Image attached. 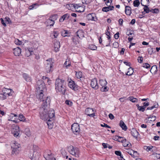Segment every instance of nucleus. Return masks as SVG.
Listing matches in <instances>:
<instances>
[{
  "instance_id": "4d7b16f0",
  "label": "nucleus",
  "mask_w": 160,
  "mask_h": 160,
  "mask_svg": "<svg viewBox=\"0 0 160 160\" xmlns=\"http://www.w3.org/2000/svg\"><path fill=\"white\" fill-rule=\"evenodd\" d=\"M152 148L153 147L152 146H150V147L145 146V147L144 149H146L147 151H150Z\"/></svg>"
},
{
  "instance_id": "423d86ee",
  "label": "nucleus",
  "mask_w": 160,
  "mask_h": 160,
  "mask_svg": "<svg viewBox=\"0 0 160 160\" xmlns=\"http://www.w3.org/2000/svg\"><path fill=\"white\" fill-rule=\"evenodd\" d=\"M71 129L74 134H78L80 131L79 125L77 123H73L72 125Z\"/></svg>"
},
{
  "instance_id": "de8ad7c7",
  "label": "nucleus",
  "mask_w": 160,
  "mask_h": 160,
  "mask_svg": "<svg viewBox=\"0 0 160 160\" xmlns=\"http://www.w3.org/2000/svg\"><path fill=\"white\" fill-rule=\"evenodd\" d=\"M64 65L67 67V68H68V67H70L71 66L70 62L68 60V61H66L64 64Z\"/></svg>"
},
{
  "instance_id": "13d9d810",
  "label": "nucleus",
  "mask_w": 160,
  "mask_h": 160,
  "mask_svg": "<svg viewBox=\"0 0 160 160\" xmlns=\"http://www.w3.org/2000/svg\"><path fill=\"white\" fill-rule=\"evenodd\" d=\"M106 35L107 36V38L108 39H110L111 38L110 32L107 30V31L106 32Z\"/></svg>"
},
{
  "instance_id": "39448f33",
  "label": "nucleus",
  "mask_w": 160,
  "mask_h": 160,
  "mask_svg": "<svg viewBox=\"0 0 160 160\" xmlns=\"http://www.w3.org/2000/svg\"><path fill=\"white\" fill-rule=\"evenodd\" d=\"M52 59H49L48 60H47V64L45 67L46 72L47 73H50L52 72L53 70V62H52Z\"/></svg>"
},
{
  "instance_id": "6e6552de",
  "label": "nucleus",
  "mask_w": 160,
  "mask_h": 160,
  "mask_svg": "<svg viewBox=\"0 0 160 160\" xmlns=\"http://www.w3.org/2000/svg\"><path fill=\"white\" fill-rule=\"evenodd\" d=\"M68 85L70 88L74 91L78 89L79 87L71 79L70 81H69Z\"/></svg>"
},
{
  "instance_id": "6e6d98bb",
  "label": "nucleus",
  "mask_w": 160,
  "mask_h": 160,
  "mask_svg": "<svg viewBox=\"0 0 160 160\" xmlns=\"http://www.w3.org/2000/svg\"><path fill=\"white\" fill-rule=\"evenodd\" d=\"M112 0H107L106 2V4L107 6H109L112 3Z\"/></svg>"
},
{
  "instance_id": "338daca9",
  "label": "nucleus",
  "mask_w": 160,
  "mask_h": 160,
  "mask_svg": "<svg viewBox=\"0 0 160 160\" xmlns=\"http://www.w3.org/2000/svg\"><path fill=\"white\" fill-rule=\"evenodd\" d=\"M38 148V147L36 145L33 146V150L34 153H35V152L36 153H37L36 152V150Z\"/></svg>"
},
{
  "instance_id": "58836bf2",
  "label": "nucleus",
  "mask_w": 160,
  "mask_h": 160,
  "mask_svg": "<svg viewBox=\"0 0 160 160\" xmlns=\"http://www.w3.org/2000/svg\"><path fill=\"white\" fill-rule=\"evenodd\" d=\"M24 132L25 134L27 135V136H28V137H29V136H30L31 135V133L30 131L29 130V129L26 128Z\"/></svg>"
},
{
  "instance_id": "a878e982",
  "label": "nucleus",
  "mask_w": 160,
  "mask_h": 160,
  "mask_svg": "<svg viewBox=\"0 0 160 160\" xmlns=\"http://www.w3.org/2000/svg\"><path fill=\"white\" fill-rule=\"evenodd\" d=\"M23 77L25 80L27 82H30L31 81V78L26 73H24L23 74Z\"/></svg>"
},
{
  "instance_id": "c9c22d12",
  "label": "nucleus",
  "mask_w": 160,
  "mask_h": 160,
  "mask_svg": "<svg viewBox=\"0 0 160 160\" xmlns=\"http://www.w3.org/2000/svg\"><path fill=\"white\" fill-rule=\"evenodd\" d=\"M69 6H70L71 7H73L75 9H78V8L81 7L79 4H70Z\"/></svg>"
},
{
  "instance_id": "bb28decb",
  "label": "nucleus",
  "mask_w": 160,
  "mask_h": 160,
  "mask_svg": "<svg viewBox=\"0 0 160 160\" xmlns=\"http://www.w3.org/2000/svg\"><path fill=\"white\" fill-rule=\"evenodd\" d=\"M12 154L16 155L19 153L21 149L18 148H12Z\"/></svg>"
},
{
  "instance_id": "393cba45",
  "label": "nucleus",
  "mask_w": 160,
  "mask_h": 160,
  "mask_svg": "<svg viewBox=\"0 0 160 160\" xmlns=\"http://www.w3.org/2000/svg\"><path fill=\"white\" fill-rule=\"evenodd\" d=\"M32 52V51L31 48H28L26 50V55L27 57L31 55Z\"/></svg>"
},
{
  "instance_id": "dca6fc26",
  "label": "nucleus",
  "mask_w": 160,
  "mask_h": 160,
  "mask_svg": "<svg viewBox=\"0 0 160 160\" xmlns=\"http://www.w3.org/2000/svg\"><path fill=\"white\" fill-rule=\"evenodd\" d=\"M70 15L68 13H66L62 16L59 19V22H63L64 20H68L70 17Z\"/></svg>"
},
{
  "instance_id": "f8f14e48",
  "label": "nucleus",
  "mask_w": 160,
  "mask_h": 160,
  "mask_svg": "<svg viewBox=\"0 0 160 160\" xmlns=\"http://www.w3.org/2000/svg\"><path fill=\"white\" fill-rule=\"evenodd\" d=\"M85 113L87 115L90 117H93L95 116V114L92 109L90 108H86L85 110Z\"/></svg>"
},
{
  "instance_id": "cd10ccee",
  "label": "nucleus",
  "mask_w": 160,
  "mask_h": 160,
  "mask_svg": "<svg viewBox=\"0 0 160 160\" xmlns=\"http://www.w3.org/2000/svg\"><path fill=\"white\" fill-rule=\"evenodd\" d=\"M107 82L106 80H99V84L102 87L106 86L107 84Z\"/></svg>"
},
{
  "instance_id": "1a4fd4ad",
  "label": "nucleus",
  "mask_w": 160,
  "mask_h": 160,
  "mask_svg": "<svg viewBox=\"0 0 160 160\" xmlns=\"http://www.w3.org/2000/svg\"><path fill=\"white\" fill-rule=\"evenodd\" d=\"M37 85L38 89L41 91H43V90L45 89V85L42 80H40L38 81Z\"/></svg>"
},
{
  "instance_id": "864d4df0",
  "label": "nucleus",
  "mask_w": 160,
  "mask_h": 160,
  "mask_svg": "<svg viewBox=\"0 0 160 160\" xmlns=\"http://www.w3.org/2000/svg\"><path fill=\"white\" fill-rule=\"evenodd\" d=\"M101 127H106L109 128H111V127L110 126L105 123H103V124H101Z\"/></svg>"
},
{
  "instance_id": "0e129e2a",
  "label": "nucleus",
  "mask_w": 160,
  "mask_h": 160,
  "mask_svg": "<svg viewBox=\"0 0 160 160\" xmlns=\"http://www.w3.org/2000/svg\"><path fill=\"white\" fill-rule=\"evenodd\" d=\"M126 97H123L120 98L119 100L121 102H123L126 100Z\"/></svg>"
},
{
  "instance_id": "8fccbe9b",
  "label": "nucleus",
  "mask_w": 160,
  "mask_h": 160,
  "mask_svg": "<svg viewBox=\"0 0 160 160\" xmlns=\"http://www.w3.org/2000/svg\"><path fill=\"white\" fill-rule=\"evenodd\" d=\"M158 105L157 104L154 105L153 106H152L151 107H149L147 108V110H152L154 108H157L158 107Z\"/></svg>"
},
{
  "instance_id": "20e7f679",
  "label": "nucleus",
  "mask_w": 160,
  "mask_h": 160,
  "mask_svg": "<svg viewBox=\"0 0 160 160\" xmlns=\"http://www.w3.org/2000/svg\"><path fill=\"white\" fill-rule=\"evenodd\" d=\"M37 97L41 101L43 102L42 106L45 104L46 105H49L50 103L51 100L49 97H44L43 93L41 92L37 95Z\"/></svg>"
},
{
  "instance_id": "69168bd1",
  "label": "nucleus",
  "mask_w": 160,
  "mask_h": 160,
  "mask_svg": "<svg viewBox=\"0 0 160 160\" xmlns=\"http://www.w3.org/2000/svg\"><path fill=\"white\" fill-rule=\"evenodd\" d=\"M115 154L118 156H121L122 155L121 152L120 151H115Z\"/></svg>"
},
{
  "instance_id": "473e14b6",
  "label": "nucleus",
  "mask_w": 160,
  "mask_h": 160,
  "mask_svg": "<svg viewBox=\"0 0 160 160\" xmlns=\"http://www.w3.org/2000/svg\"><path fill=\"white\" fill-rule=\"evenodd\" d=\"M136 106L138 108V109L139 110V111L142 112L144 111L145 108H144V106H140L138 104H137Z\"/></svg>"
},
{
  "instance_id": "e2e57ef3",
  "label": "nucleus",
  "mask_w": 160,
  "mask_h": 160,
  "mask_svg": "<svg viewBox=\"0 0 160 160\" xmlns=\"http://www.w3.org/2000/svg\"><path fill=\"white\" fill-rule=\"evenodd\" d=\"M153 49L152 48H148V53L150 55H151L153 53Z\"/></svg>"
},
{
  "instance_id": "052dcab7",
  "label": "nucleus",
  "mask_w": 160,
  "mask_h": 160,
  "mask_svg": "<svg viewBox=\"0 0 160 160\" xmlns=\"http://www.w3.org/2000/svg\"><path fill=\"white\" fill-rule=\"evenodd\" d=\"M138 60L139 62L140 63H142L143 61L142 57H138Z\"/></svg>"
},
{
  "instance_id": "2eb2a0df",
  "label": "nucleus",
  "mask_w": 160,
  "mask_h": 160,
  "mask_svg": "<svg viewBox=\"0 0 160 160\" xmlns=\"http://www.w3.org/2000/svg\"><path fill=\"white\" fill-rule=\"evenodd\" d=\"M77 36L80 39H82L84 37V32L82 30H79L76 32Z\"/></svg>"
},
{
  "instance_id": "f3484780",
  "label": "nucleus",
  "mask_w": 160,
  "mask_h": 160,
  "mask_svg": "<svg viewBox=\"0 0 160 160\" xmlns=\"http://www.w3.org/2000/svg\"><path fill=\"white\" fill-rule=\"evenodd\" d=\"M13 53L16 56H19L21 53V49L18 47L13 49Z\"/></svg>"
},
{
  "instance_id": "f257e3e1",
  "label": "nucleus",
  "mask_w": 160,
  "mask_h": 160,
  "mask_svg": "<svg viewBox=\"0 0 160 160\" xmlns=\"http://www.w3.org/2000/svg\"><path fill=\"white\" fill-rule=\"evenodd\" d=\"M49 105L43 104L40 108L39 114L40 118L44 120L47 121V124L49 129L52 127L53 121L55 116V111L53 109L49 110L48 113L47 112Z\"/></svg>"
},
{
  "instance_id": "5fc2aeb1",
  "label": "nucleus",
  "mask_w": 160,
  "mask_h": 160,
  "mask_svg": "<svg viewBox=\"0 0 160 160\" xmlns=\"http://www.w3.org/2000/svg\"><path fill=\"white\" fill-rule=\"evenodd\" d=\"M65 103L68 105L71 106L72 105V102L69 100H66L65 101Z\"/></svg>"
},
{
  "instance_id": "4468645a",
  "label": "nucleus",
  "mask_w": 160,
  "mask_h": 160,
  "mask_svg": "<svg viewBox=\"0 0 160 160\" xmlns=\"http://www.w3.org/2000/svg\"><path fill=\"white\" fill-rule=\"evenodd\" d=\"M87 17L88 20H91L96 21V19L97 20L96 18L95 19V17H96V16L95 14L94 13L88 14L87 15Z\"/></svg>"
},
{
  "instance_id": "b1692460",
  "label": "nucleus",
  "mask_w": 160,
  "mask_h": 160,
  "mask_svg": "<svg viewBox=\"0 0 160 160\" xmlns=\"http://www.w3.org/2000/svg\"><path fill=\"white\" fill-rule=\"evenodd\" d=\"M53 155L51 153H48L47 155V156L45 158L47 160H49L51 159L52 160H56L55 158L53 157Z\"/></svg>"
},
{
  "instance_id": "603ef678",
  "label": "nucleus",
  "mask_w": 160,
  "mask_h": 160,
  "mask_svg": "<svg viewBox=\"0 0 160 160\" xmlns=\"http://www.w3.org/2000/svg\"><path fill=\"white\" fill-rule=\"evenodd\" d=\"M151 118L152 120H150V121H154L156 119V117L155 116H152V115H150L149 117L148 118Z\"/></svg>"
},
{
  "instance_id": "49530a36",
  "label": "nucleus",
  "mask_w": 160,
  "mask_h": 160,
  "mask_svg": "<svg viewBox=\"0 0 160 160\" xmlns=\"http://www.w3.org/2000/svg\"><path fill=\"white\" fill-rule=\"evenodd\" d=\"M152 155L153 156L154 158H156L157 159L160 158V154H157L155 153H153Z\"/></svg>"
},
{
  "instance_id": "c85d7f7f",
  "label": "nucleus",
  "mask_w": 160,
  "mask_h": 160,
  "mask_svg": "<svg viewBox=\"0 0 160 160\" xmlns=\"http://www.w3.org/2000/svg\"><path fill=\"white\" fill-rule=\"evenodd\" d=\"M72 39L73 42L75 44H77L79 42V38L77 36L73 37Z\"/></svg>"
},
{
  "instance_id": "79ce46f5",
  "label": "nucleus",
  "mask_w": 160,
  "mask_h": 160,
  "mask_svg": "<svg viewBox=\"0 0 160 160\" xmlns=\"http://www.w3.org/2000/svg\"><path fill=\"white\" fill-rule=\"evenodd\" d=\"M14 43L17 45H21L22 44V42L21 41H20L18 39H15L14 41Z\"/></svg>"
},
{
  "instance_id": "9b49d317",
  "label": "nucleus",
  "mask_w": 160,
  "mask_h": 160,
  "mask_svg": "<svg viewBox=\"0 0 160 160\" xmlns=\"http://www.w3.org/2000/svg\"><path fill=\"white\" fill-rule=\"evenodd\" d=\"M90 85L92 88L94 89L97 90L99 86L96 78H93L92 80Z\"/></svg>"
},
{
  "instance_id": "ea45409f",
  "label": "nucleus",
  "mask_w": 160,
  "mask_h": 160,
  "mask_svg": "<svg viewBox=\"0 0 160 160\" xmlns=\"http://www.w3.org/2000/svg\"><path fill=\"white\" fill-rule=\"evenodd\" d=\"M76 75L77 78H80L82 77V72H76Z\"/></svg>"
},
{
  "instance_id": "a211bd4d",
  "label": "nucleus",
  "mask_w": 160,
  "mask_h": 160,
  "mask_svg": "<svg viewBox=\"0 0 160 160\" xmlns=\"http://www.w3.org/2000/svg\"><path fill=\"white\" fill-rule=\"evenodd\" d=\"M54 50L56 52L59 51V48H60V43L58 41H55L54 42Z\"/></svg>"
},
{
  "instance_id": "a18cd8bd",
  "label": "nucleus",
  "mask_w": 160,
  "mask_h": 160,
  "mask_svg": "<svg viewBox=\"0 0 160 160\" xmlns=\"http://www.w3.org/2000/svg\"><path fill=\"white\" fill-rule=\"evenodd\" d=\"M5 22L7 24H9L11 23V21L10 19L8 17H6L5 18Z\"/></svg>"
},
{
  "instance_id": "09e8293b",
  "label": "nucleus",
  "mask_w": 160,
  "mask_h": 160,
  "mask_svg": "<svg viewBox=\"0 0 160 160\" xmlns=\"http://www.w3.org/2000/svg\"><path fill=\"white\" fill-rule=\"evenodd\" d=\"M157 70V66L156 65H153L151 67L150 70L151 72L152 71H153L154 72H156Z\"/></svg>"
},
{
  "instance_id": "c756f323",
  "label": "nucleus",
  "mask_w": 160,
  "mask_h": 160,
  "mask_svg": "<svg viewBox=\"0 0 160 160\" xmlns=\"http://www.w3.org/2000/svg\"><path fill=\"white\" fill-rule=\"evenodd\" d=\"M127 99L129 100L132 102H137L138 101V100L137 98H134L133 97H129Z\"/></svg>"
},
{
  "instance_id": "f704fd0d",
  "label": "nucleus",
  "mask_w": 160,
  "mask_h": 160,
  "mask_svg": "<svg viewBox=\"0 0 160 160\" xmlns=\"http://www.w3.org/2000/svg\"><path fill=\"white\" fill-rule=\"evenodd\" d=\"M133 5L134 7H138L140 4V2L139 0H135L133 2Z\"/></svg>"
},
{
  "instance_id": "9d476101",
  "label": "nucleus",
  "mask_w": 160,
  "mask_h": 160,
  "mask_svg": "<svg viewBox=\"0 0 160 160\" xmlns=\"http://www.w3.org/2000/svg\"><path fill=\"white\" fill-rule=\"evenodd\" d=\"M7 90L8 91L10 90V92H5L3 93H2L1 94V96L0 97L3 100L5 99H6V97L7 96H11L12 95V93H13V92L12 91V89H8Z\"/></svg>"
},
{
  "instance_id": "6ab92c4d",
  "label": "nucleus",
  "mask_w": 160,
  "mask_h": 160,
  "mask_svg": "<svg viewBox=\"0 0 160 160\" xmlns=\"http://www.w3.org/2000/svg\"><path fill=\"white\" fill-rule=\"evenodd\" d=\"M131 134L134 138H137L139 134L136 130L134 128H132L131 131Z\"/></svg>"
},
{
  "instance_id": "f03ea898",
  "label": "nucleus",
  "mask_w": 160,
  "mask_h": 160,
  "mask_svg": "<svg viewBox=\"0 0 160 160\" xmlns=\"http://www.w3.org/2000/svg\"><path fill=\"white\" fill-rule=\"evenodd\" d=\"M64 80L57 78L55 83V88L57 92H59L62 94H64L66 90Z\"/></svg>"
},
{
  "instance_id": "37998d69",
  "label": "nucleus",
  "mask_w": 160,
  "mask_h": 160,
  "mask_svg": "<svg viewBox=\"0 0 160 160\" xmlns=\"http://www.w3.org/2000/svg\"><path fill=\"white\" fill-rule=\"evenodd\" d=\"M108 88L107 86L102 87L101 88V90L102 92H107L108 91Z\"/></svg>"
},
{
  "instance_id": "4be33fe9",
  "label": "nucleus",
  "mask_w": 160,
  "mask_h": 160,
  "mask_svg": "<svg viewBox=\"0 0 160 160\" xmlns=\"http://www.w3.org/2000/svg\"><path fill=\"white\" fill-rule=\"evenodd\" d=\"M119 126L122 128V129L126 131L127 129V127L125 124L124 122L122 120H121L120 122Z\"/></svg>"
},
{
  "instance_id": "0eeeda50",
  "label": "nucleus",
  "mask_w": 160,
  "mask_h": 160,
  "mask_svg": "<svg viewBox=\"0 0 160 160\" xmlns=\"http://www.w3.org/2000/svg\"><path fill=\"white\" fill-rule=\"evenodd\" d=\"M19 127L18 126L15 125L12 130V133L13 136L17 138H18L20 137L19 134Z\"/></svg>"
},
{
  "instance_id": "2f4dec72",
  "label": "nucleus",
  "mask_w": 160,
  "mask_h": 160,
  "mask_svg": "<svg viewBox=\"0 0 160 160\" xmlns=\"http://www.w3.org/2000/svg\"><path fill=\"white\" fill-rule=\"evenodd\" d=\"M133 68H130L128 69V71L127 72L126 74L127 75L130 76L133 74Z\"/></svg>"
},
{
  "instance_id": "7ed1b4c3",
  "label": "nucleus",
  "mask_w": 160,
  "mask_h": 160,
  "mask_svg": "<svg viewBox=\"0 0 160 160\" xmlns=\"http://www.w3.org/2000/svg\"><path fill=\"white\" fill-rule=\"evenodd\" d=\"M68 150L69 152L72 155L76 157H79L80 155L79 149L77 147H74L71 145L68 147Z\"/></svg>"
},
{
  "instance_id": "bf43d9fd",
  "label": "nucleus",
  "mask_w": 160,
  "mask_h": 160,
  "mask_svg": "<svg viewBox=\"0 0 160 160\" xmlns=\"http://www.w3.org/2000/svg\"><path fill=\"white\" fill-rule=\"evenodd\" d=\"M113 46L114 48H116L119 46L118 43L117 42H115L113 44Z\"/></svg>"
},
{
  "instance_id": "c03bdc74",
  "label": "nucleus",
  "mask_w": 160,
  "mask_h": 160,
  "mask_svg": "<svg viewBox=\"0 0 160 160\" xmlns=\"http://www.w3.org/2000/svg\"><path fill=\"white\" fill-rule=\"evenodd\" d=\"M92 0H82L83 4H88L90 3Z\"/></svg>"
},
{
  "instance_id": "774afa93",
  "label": "nucleus",
  "mask_w": 160,
  "mask_h": 160,
  "mask_svg": "<svg viewBox=\"0 0 160 160\" xmlns=\"http://www.w3.org/2000/svg\"><path fill=\"white\" fill-rule=\"evenodd\" d=\"M114 38L116 39H117L119 37V33L118 32H117L114 35Z\"/></svg>"
},
{
  "instance_id": "72a5a7b5",
  "label": "nucleus",
  "mask_w": 160,
  "mask_h": 160,
  "mask_svg": "<svg viewBox=\"0 0 160 160\" xmlns=\"http://www.w3.org/2000/svg\"><path fill=\"white\" fill-rule=\"evenodd\" d=\"M144 8H143L144 12H145L146 13H148L150 12V9L148 6L146 5L143 6Z\"/></svg>"
},
{
  "instance_id": "4c0bfd02",
  "label": "nucleus",
  "mask_w": 160,
  "mask_h": 160,
  "mask_svg": "<svg viewBox=\"0 0 160 160\" xmlns=\"http://www.w3.org/2000/svg\"><path fill=\"white\" fill-rule=\"evenodd\" d=\"M18 117L19 118V120L21 121L24 122L25 120V117L22 114H20Z\"/></svg>"
},
{
  "instance_id": "7c9ffc66",
  "label": "nucleus",
  "mask_w": 160,
  "mask_h": 160,
  "mask_svg": "<svg viewBox=\"0 0 160 160\" xmlns=\"http://www.w3.org/2000/svg\"><path fill=\"white\" fill-rule=\"evenodd\" d=\"M121 142L122 143H123V146L124 147H130L131 146V144L130 143H127L126 142V139H125L124 140H122Z\"/></svg>"
},
{
  "instance_id": "a19ab883",
  "label": "nucleus",
  "mask_w": 160,
  "mask_h": 160,
  "mask_svg": "<svg viewBox=\"0 0 160 160\" xmlns=\"http://www.w3.org/2000/svg\"><path fill=\"white\" fill-rule=\"evenodd\" d=\"M149 2V0H141V3L142 6H144V4H148Z\"/></svg>"
},
{
  "instance_id": "3c124183",
  "label": "nucleus",
  "mask_w": 160,
  "mask_h": 160,
  "mask_svg": "<svg viewBox=\"0 0 160 160\" xmlns=\"http://www.w3.org/2000/svg\"><path fill=\"white\" fill-rule=\"evenodd\" d=\"M143 67L144 68H149L150 66V65L148 63H143L142 64Z\"/></svg>"
},
{
  "instance_id": "412c9836",
  "label": "nucleus",
  "mask_w": 160,
  "mask_h": 160,
  "mask_svg": "<svg viewBox=\"0 0 160 160\" xmlns=\"http://www.w3.org/2000/svg\"><path fill=\"white\" fill-rule=\"evenodd\" d=\"M125 12L127 15L130 16L131 13V8L129 6H126L125 8Z\"/></svg>"
},
{
  "instance_id": "5701e85b",
  "label": "nucleus",
  "mask_w": 160,
  "mask_h": 160,
  "mask_svg": "<svg viewBox=\"0 0 160 160\" xmlns=\"http://www.w3.org/2000/svg\"><path fill=\"white\" fill-rule=\"evenodd\" d=\"M20 146L21 145L19 144H18V143L15 142H14L12 144L11 148L21 149Z\"/></svg>"
},
{
  "instance_id": "e433bc0d",
  "label": "nucleus",
  "mask_w": 160,
  "mask_h": 160,
  "mask_svg": "<svg viewBox=\"0 0 160 160\" xmlns=\"http://www.w3.org/2000/svg\"><path fill=\"white\" fill-rule=\"evenodd\" d=\"M88 48L92 50H96L97 47L94 45L91 44L89 45Z\"/></svg>"
},
{
  "instance_id": "ddd939ff",
  "label": "nucleus",
  "mask_w": 160,
  "mask_h": 160,
  "mask_svg": "<svg viewBox=\"0 0 160 160\" xmlns=\"http://www.w3.org/2000/svg\"><path fill=\"white\" fill-rule=\"evenodd\" d=\"M55 21L54 20L52 19L51 17H50L45 22V24L47 26H53L54 24Z\"/></svg>"
},
{
  "instance_id": "680f3d73",
  "label": "nucleus",
  "mask_w": 160,
  "mask_h": 160,
  "mask_svg": "<svg viewBox=\"0 0 160 160\" xmlns=\"http://www.w3.org/2000/svg\"><path fill=\"white\" fill-rule=\"evenodd\" d=\"M50 17H51L52 19L56 20L57 18V15L56 14L52 15L50 16Z\"/></svg>"
},
{
  "instance_id": "aec40b11",
  "label": "nucleus",
  "mask_w": 160,
  "mask_h": 160,
  "mask_svg": "<svg viewBox=\"0 0 160 160\" xmlns=\"http://www.w3.org/2000/svg\"><path fill=\"white\" fill-rule=\"evenodd\" d=\"M108 7H104L102 8V11L104 12H107L110 10H113L114 8V7L112 6L109 5L108 6Z\"/></svg>"
}]
</instances>
